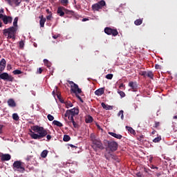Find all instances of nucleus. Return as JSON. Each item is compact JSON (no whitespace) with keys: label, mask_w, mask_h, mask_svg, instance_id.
<instances>
[{"label":"nucleus","mask_w":177,"mask_h":177,"mask_svg":"<svg viewBox=\"0 0 177 177\" xmlns=\"http://www.w3.org/2000/svg\"><path fill=\"white\" fill-rule=\"evenodd\" d=\"M32 129V130H31ZM31 129H29V133L32 139L38 140L42 139L46 136L47 142H49L52 139V136L48 135V130L45 129L43 127H39L38 125L31 126ZM35 132L37 133H35Z\"/></svg>","instance_id":"obj_1"},{"label":"nucleus","mask_w":177,"mask_h":177,"mask_svg":"<svg viewBox=\"0 0 177 177\" xmlns=\"http://www.w3.org/2000/svg\"><path fill=\"white\" fill-rule=\"evenodd\" d=\"M17 21H19V17L14 19L13 26L6 28L3 30V34L5 37H8V39H15L16 32H17Z\"/></svg>","instance_id":"obj_2"},{"label":"nucleus","mask_w":177,"mask_h":177,"mask_svg":"<svg viewBox=\"0 0 177 177\" xmlns=\"http://www.w3.org/2000/svg\"><path fill=\"white\" fill-rule=\"evenodd\" d=\"M91 140L93 143L92 147L95 151H97V149L100 150H104V146H103V143L100 139L96 138L95 135L91 134Z\"/></svg>","instance_id":"obj_3"},{"label":"nucleus","mask_w":177,"mask_h":177,"mask_svg":"<svg viewBox=\"0 0 177 177\" xmlns=\"http://www.w3.org/2000/svg\"><path fill=\"white\" fill-rule=\"evenodd\" d=\"M104 146H106V151L109 150L110 153L111 151H117L118 149V143L115 141H109V140H104Z\"/></svg>","instance_id":"obj_4"},{"label":"nucleus","mask_w":177,"mask_h":177,"mask_svg":"<svg viewBox=\"0 0 177 177\" xmlns=\"http://www.w3.org/2000/svg\"><path fill=\"white\" fill-rule=\"evenodd\" d=\"M12 168L14 171H18L19 172H24L26 169L24 168V165H23V162L20 160L15 161L12 165Z\"/></svg>","instance_id":"obj_5"},{"label":"nucleus","mask_w":177,"mask_h":177,"mask_svg":"<svg viewBox=\"0 0 177 177\" xmlns=\"http://www.w3.org/2000/svg\"><path fill=\"white\" fill-rule=\"evenodd\" d=\"M106 6V1L101 0L92 6V9L94 12H99L100 9H103Z\"/></svg>","instance_id":"obj_6"},{"label":"nucleus","mask_w":177,"mask_h":177,"mask_svg":"<svg viewBox=\"0 0 177 177\" xmlns=\"http://www.w3.org/2000/svg\"><path fill=\"white\" fill-rule=\"evenodd\" d=\"M68 82L69 85H71V92H73V93H82V90H81V88H80L78 87V84L74 83V82H73V81H68Z\"/></svg>","instance_id":"obj_7"},{"label":"nucleus","mask_w":177,"mask_h":177,"mask_svg":"<svg viewBox=\"0 0 177 177\" xmlns=\"http://www.w3.org/2000/svg\"><path fill=\"white\" fill-rule=\"evenodd\" d=\"M0 80H3V81H7L8 82H13V81H15V77L9 75L8 73L4 72L0 74Z\"/></svg>","instance_id":"obj_8"},{"label":"nucleus","mask_w":177,"mask_h":177,"mask_svg":"<svg viewBox=\"0 0 177 177\" xmlns=\"http://www.w3.org/2000/svg\"><path fill=\"white\" fill-rule=\"evenodd\" d=\"M104 32L107 34V35H113V37H117V35H118V31L116 29L109 27L104 28Z\"/></svg>","instance_id":"obj_9"},{"label":"nucleus","mask_w":177,"mask_h":177,"mask_svg":"<svg viewBox=\"0 0 177 177\" xmlns=\"http://www.w3.org/2000/svg\"><path fill=\"white\" fill-rule=\"evenodd\" d=\"M0 19L3 20L4 24H12L13 21V18L10 16L3 15V14H0Z\"/></svg>","instance_id":"obj_10"},{"label":"nucleus","mask_w":177,"mask_h":177,"mask_svg":"<svg viewBox=\"0 0 177 177\" xmlns=\"http://www.w3.org/2000/svg\"><path fill=\"white\" fill-rule=\"evenodd\" d=\"M66 115H78L80 114V109H78L77 107H75L73 109L67 110L66 112Z\"/></svg>","instance_id":"obj_11"},{"label":"nucleus","mask_w":177,"mask_h":177,"mask_svg":"<svg viewBox=\"0 0 177 177\" xmlns=\"http://www.w3.org/2000/svg\"><path fill=\"white\" fill-rule=\"evenodd\" d=\"M57 13V15H59V16H60L61 17H63V16H64L66 13V8L63 6L58 7Z\"/></svg>","instance_id":"obj_12"},{"label":"nucleus","mask_w":177,"mask_h":177,"mask_svg":"<svg viewBox=\"0 0 177 177\" xmlns=\"http://www.w3.org/2000/svg\"><path fill=\"white\" fill-rule=\"evenodd\" d=\"M6 68V60L5 59H1L0 61V71L2 73Z\"/></svg>","instance_id":"obj_13"},{"label":"nucleus","mask_w":177,"mask_h":177,"mask_svg":"<svg viewBox=\"0 0 177 177\" xmlns=\"http://www.w3.org/2000/svg\"><path fill=\"white\" fill-rule=\"evenodd\" d=\"M104 157L106 160H110V158H112V160H117V156L112 154L110 151H108V153H105Z\"/></svg>","instance_id":"obj_14"},{"label":"nucleus","mask_w":177,"mask_h":177,"mask_svg":"<svg viewBox=\"0 0 177 177\" xmlns=\"http://www.w3.org/2000/svg\"><path fill=\"white\" fill-rule=\"evenodd\" d=\"M129 86L131 88V89L133 90V92H136V91H138V84L136 82H130L129 83Z\"/></svg>","instance_id":"obj_15"},{"label":"nucleus","mask_w":177,"mask_h":177,"mask_svg":"<svg viewBox=\"0 0 177 177\" xmlns=\"http://www.w3.org/2000/svg\"><path fill=\"white\" fill-rule=\"evenodd\" d=\"M12 158V156H10V154L9 153H5L1 155V161H9Z\"/></svg>","instance_id":"obj_16"},{"label":"nucleus","mask_w":177,"mask_h":177,"mask_svg":"<svg viewBox=\"0 0 177 177\" xmlns=\"http://www.w3.org/2000/svg\"><path fill=\"white\" fill-rule=\"evenodd\" d=\"M104 94V88H98L95 91V95L97 96H102Z\"/></svg>","instance_id":"obj_17"},{"label":"nucleus","mask_w":177,"mask_h":177,"mask_svg":"<svg viewBox=\"0 0 177 177\" xmlns=\"http://www.w3.org/2000/svg\"><path fill=\"white\" fill-rule=\"evenodd\" d=\"M8 105L9 107H16V102H15V100L10 98L7 101Z\"/></svg>","instance_id":"obj_18"},{"label":"nucleus","mask_w":177,"mask_h":177,"mask_svg":"<svg viewBox=\"0 0 177 177\" xmlns=\"http://www.w3.org/2000/svg\"><path fill=\"white\" fill-rule=\"evenodd\" d=\"M39 18L40 19V21H39L40 27H44L45 23L46 21V18H44V15L40 16Z\"/></svg>","instance_id":"obj_19"},{"label":"nucleus","mask_w":177,"mask_h":177,"mask_svg":"<svg viewBox=\"0 0 177 177\" xmlns=\"http://www.w3.org/2000/svg\"><path fill=\"white\" fill-rule=\"evenodd\" d=\"M109 135H111V136H113V138H115L116 139H122V136L121 134H118L113 132H109Z\"/></svg>","instance_id":"obj_20"},{"label":"nucleus","mask_w":177,"mask_h":177,"mask_svg":"<svg viewBox=\"0 0 177 177\" xmlns=\"http://www.w3.org/2000/svg\"><path fill=\"white\" fill-rule=\"evenodd\" d=\"M101 105L105 110H113V106L111 105L106 104L104 102H102Z\"/></svg>","instance_id":"obj_21"},{"label":"nucleus","mask_w":177,"mask_h":177,"mask_svg":"<svg viewBox=\"0 0 177 177\" xmlns=\"http://www.w3.org/2000/svg\"><path fill=\"white\" fill-rule=\"evenodd\" d=\"M85 122L86 124H91V122H93V118L91 115H87L86 117Z\"/></svg>","instance_id":"obj_22"},{"label":"nucleus","mask_w":177,"mask_h":177,"mask_svg":"<svg viewBox=\"0 0 177 177\" xmlns=\"http://www.w3.org/2000/svg\"><path fill=\"white\" fill-rule=\"evenodd\" d=\"M60 102H61V103H64L65 104V105L66 106V109H68L70 107H73V103H71V102H70V101L64 102V100H60Z\"/></svg>","instance_id":"obj_23"},{"label":"nucleus","mask_w":177,"mask_h":177,"mask_svg":"<svg viewBox=\"0 0 177 177\" xmlns=\"http://www.w3.org/2000/svg\"><path fill=\"white\" fill-rule=\"evenodd\" d=\"M126 129H127V131H129L131 135H136V131H135L132 127L126 126Z\"/></svg>","instance_id":"obj_24"},{"label":"nucleus","mask_w":177,"mask_h":177,"mask_svg":"<svg viewBox=\"0 0 177 177\" xmlns=\"http://www.w3.org/2000/svg\"><path fill=\"white\" fill-rule=\"evenodd\" d=\"M142 23H143V19H138L134 21V24L136 26H140V24H142Z\"/></svg>","instance_id":"obj_25"},{"label":"nucleus","mask_w":177,"mask_h":177,"mask_svg":"<svg viewBox=\"0 0 177 177\" xmlns=\"http://www.w3.org/2000/svg\"><path fill=\"white\" fill-rule=\"evenodd\" d=\"M48 153H49L48 150H44L41 153V157L42 158H46V156H48Z\"/></svg>","instance_id":"obj_26"},{"label":"nucleus","mask_w":177,"mask_h":177,"mask_svg":"<svg viewBox=\"0 0 177 177\" xmlns=\"http://www.w3.org/2000/svg\"><path fill=\"white\" fill-rule=\"evenodd\" d=\"M65 117H68V120L71 121V122H73V121H74V115H70L69 113H65Z\"/></svg>","instance_id":"obj_27"},{"label":"nucleus","mask_w":177,"mask_h":177,"mask_svg":"<svg viewBox=\"0 0 177 177\" xmlns=\"http://www.w3.org/2000/svg\"><path fill=\"white\" fill-rule=\"evenodd\" d=\"M53 124L54 125H56V127H63V124H62V122H59V121H57V120H54V121L53 122Z\"/></svg>","instance_id":"obj_28"},{"label":"nucleus","mask_w":177,"mask_h":177,"mask_svg":"<svg viewBox=\"0 0 177 177\" xmlns=\"http://www.w3.org/2000/svg\"><path fill=\"white\" fill-rule=\"evenodd\" d=\"M65 14L68 15V16H73L74 15V11L68 10H67V8H66Z\"/></svg>","instance_id":"obj_29"},{"label":"nucleus","mask_w":177,"mask_h":177,"mask_svg":"<svg viewBox=\"0 0 177 177\" xmlns=\"http://www.w3.org/2000/svg\"><path fill=\"white\" fill-rule=\"evenodd\" d=\"M44 63L45 66H46V67H48V68L49 67H50V66H52V64L46 59H44Z\"/></svg>","instance_id":"obj_30"},{"label":"nucleus","mask_w":177,"mask_h":177,"mask_svg":"<svg viewBox=\"0 0 177 177\" xmlns=\"http://www.w3.org/2000/svg\"><path fill=\"white\" fill-rule=\"evenodd\" d=\"M12 120H14V121H19V120H20V117H19V115L17 113H13Z\"/></svg>","instance_id":"obj_31"},{"label":"nucleus","mask_w":177,"mask_h":177,"mask_svg":"<svg viewBox=\"0 0 177 177\" xmlns=\"http://www.w3.org/2000/svg\"><path fill=\"white\" fill-rule=\"evenodd\" d=\"M12 74H14L15 75H19L20 74H23V72L19 69H17L13 71Z\"/></svg>","instance_id":"obj_32"},{"label":"nucleus","mask_w":177,"mask_h":177,"mask_svg":"<svg viewBox=\"0 0 177 177\" xmlns=\"http://www.w3.org/2000/svg\"><path fill=\"white\" fill-rule=\"evenodd\" d=\"M71 139V138L70 137V136H68V135L64 136V138H63L64 142H69V140Z\"/></svg>","instance_id":"obj_33"},{"label":"nucleus","mask_w":177,"mask_h":177,"mask_svg":"<svg viewBox=\"0 0 177 177\" xmlns=\"http://www.w3.org/2000/svg\"><path fill=\"white\" fill-rule=\"evenodd\" d=\"M160 140H161V136H159L155 138L153 140V143H158Z\"/></svg>","instance_id":"obj_34"},{"label":"nucleus","mask_w":177,"mask_h":177,"mask_svg":"<svg viewBox=\"0 0 177 177\" xmlns=\"http://www.w3.org/2000/svg\"><path fill=\"white\" fill-rule=\"evenodd\" d=\"M147 76L149 77V78H151L153 80V77H154V74H153V72L149 71L147 74Z\"/></svg>","instance_id":"obj_35"},{"label":"nucleus","mask_w":177,"mask_h":177,"mask_svg":"<svg viewBox=\"0 0 177 177\" xmlns=\"http://www.w3.org/2000/svg\"><path fill=\"white\" fill-rule=\"evenodd\" d=\"M118 117H120V115H121V120H124V111L121 110L119 111V113H118Z\"/></svg>","instance_id":"obj_36"},{"label":"nucleus","mask_w":177,"mask_h":177,"mask_svg":"<svg viewBox=\"0 0 177 177\" xmlns=\"http://www.w3.org/2000/svg\"><path fill=\"white\" fill-rule=\"evenodd\" d=\"M61 3L64 6H67V5L68 4V0H61Z\"/></svg>","instance_id":"obj_37"},{"label":"nucleus","mask_w":177,"mask_h":177,"mask_svg":"<svg viewBox=\"0 0 177 177\" xmlns=\"http://www.w3.org/2000/svg\"><path fill=\"white\" fill-rule=\"evenodd\" d=\"M118 93L120 94V96H121V97H125V93L122 91H118Z\"/></svg>","instance_id":"obj_38"},{"label":"nucleus","mask_w":177,"mask_h":177,"mask_svg":"<svg viewBox=\"0 0 177 177\" xmlns=\"http://www.w3.org/2000/svg\"><path fill=\"white\" fill-rule=\"evenodd\" d=\"M47 118L48 120V121H53V120H55V117H53V115L48 114L47 115Z\"/></svg>","instance_id":"obj_39"},{"label":"nucleus","mask_w":177,"mask_h":177,"mask_svg":"<svg viewBox=\"0 0 177 177\" xmlns=\"http://www.w3.org/2000/svg\"><path fill=\"white\" fill-rule=\"evenodd\" d=\"M19 45L20 49H23L24 48V41L23 40L20 41Z\"/></svg>","instance_id":"obj_40"},{"label":"nucleus","mask_w":177,"mask_h":177,"mask_svg":"<svg viewBox=\"0 0 177 177\" xmlns=\"http://www.w3.org/2000/svg\"><path fill=\"white\" fill-rule=\"evenodd\" d=\"M16 6H19L21 3V0H12Z\"/></svg>","instance_id":"obj_41"},{"label":"nucleus","mask_w":177,"mask_h":177,"mask_svg":"<svg viewBox=\"0 0 177 177\" xmlns=\"http://www.w3.org/2000/svg\"><path fill=\"white\" fill-rule=\"evenodd\" d=\"M113 74H108L106 75L105 78H106V80H113Z\"/></svg>","instance_id":"obj_42"},{"label":"nucleus","mask_w":177,"mask_h":177,"mask_svg":"<svg viewBox=\"0 0 177 177\" xmlns=\"http://www.w3.org/2000/svg\"><path fill=\"white\" fill-rule=\"evenodd\" d=\"M76 97H77V99H79V100H80V102L82 103H84V100H82V98L81 97V96H80V95H78V93H75Z\"/></svg>","instance_id":"obj_43"},{"label":"nucleus","mask_w":177,"mask_h":177,"mask_svg":"<svg viewBox=\"0 0 177 177\" xmlns=\"http://www.w3.org/2000/svg\"><path fill=\"white\" fill-rule=\"evenodd\" d=\"M72 122V124H73V127H74V128H78V124H77L76 122H75V121H74V120H73V122Z\"/></svg>","instance_id":"obj_44"},{"label":"nucleus","mask_w":177,"mask_h":177,"mask_svg":"<svg viewBox=\"0 0 177 177\" xmlns=\"http://www.w3.org/2000/svg\"><path fill=\"white\" fill-rule=\"evenodd\" d=\"M119 88L120 89H125V85H124V83L120 84Z\"/></svg>","instance_id":"obj_45"},{"label":"nucleus","mask_w":177,"mask_h":177,"mask_svg":"<svg viewBox=\"0 0 177 177\" xmlns=\"http://www.w3.org/2000/svg\"><path fill=\"white\" fill-rule=\"evenodd\" d=\"M160 127V122H155L154 128H158Z\"/></svg>","instance_id":"obj_46"},{"label":"nucleus","mask_w":177,"mask_h":177,"mask_svg":"<svg viewBox=\"0 0 177 177\" xmlns=\"http://www.w3.org/2000/svg\"><path fill=\"white\" fill-rule=\"evenodd\" d=\"M3 128V125L0 124V135H1V133H3V131L2 130Z\"/></svg>","instance_id":"obj_47"},{"label":"nucleus","mask_w":177,"mask_h":177,"mask_svg":"<svg viewBox=\"0 0 177 177\" xmlns=\"http://www.w3.org/2000/svg\"><path fill=\"white\" fill-rule=\"evenodd\" d=\"M32 156H28L26 158V161H30V160H31V158H32Z\"/></svg>","instance_id":"obj_48"},{"label":"nucleus","mask_w":177,"mask_h":177,"mask_svg":"<svg viewBox=\"0 0 177 177\" xmlns=\"http://www.w3.org/2000/svg\"><path fill=\"white\" fill-rule=\"evenodd\" d=\"M59 37H60V35H53V38H54V39H57V38H59Z\"/></svg>","instance_id":"obj_49"},{"label":"nucleus","mask_w":177,"mask_h":177,"mask_svg":"<svg viewBox=\"0 0 177 177\" xmlns=\"http://www.w3.org/2000/svg\"><path fill=\"white\" fill-rule=\"evenodd\" d=\"M5 1L6 3H8V5H10V6H12V0H5Z\"/></svg>","instance_id":"obj_50"},{"label":"nucleus","mask_w":177,"mask_h":177,"mask_svg":"<svg viewBox=\"0 0 177 177\" xmlns=\"http://www.w3.org/2000/svg\"><path fill=\"white\" fill-rule=\"evenodd\" d=\"M42 71H43L42 68H39V69H38V71H37V73H38L39 74H42Z\"/></svg>","instance_id":"obj_51"},{"label":"nucleus","mask_w":177,"mask_h":177,"mask_svg":"<svg viewBox=\"0 0 177 177\" xmlns=\"http://www.w3.org/2000/svg\"><path fill=\"white\" fill-rule=\"evenodd\" d=\"M155 68H156V70H159V68H161V67H160V65L156 64V65H155Z\"/></svg>","instance_id":"obj_52"},{"label":"nucleus","mask_w":177,"mask_h":177,"mask_svg":"<svg viewBox=\"0 0 177 177\" xmlns=\"http://www.w3.org/2000/svg\"><path fill=\"white\" fill-rule=\"evenodd\" d=\"M47 20H50L52 19V15H49L46 17Z\"/></svg>","instance_id":"obj_53"},{"label":"nucleus","mask_w":177,"mask_h":177,"mask_svg":"<svg viewBox=\"0 0 177 177\" xmlns=\"http://www.w3.org/2000/svg\"><path fill=\"white\" fill-rule=\"evenodd\" d=\"M151 169H158V167L152 166Z\"/></svg>","instance_id":"obj_54"},{"label":"nucleus","mask_w":177,"mask_h":177,"mask_svg":"<svg viewBox=\"0 0 177 177\" xmlns=\"http://www.w3.org/2000/svg\"><path fill=\"white\" fill-rule=\"evenodd\" d=\"M2 13H4L3 8L0 9V15H2Z\"/></svg>","instance_id":"obj_55"},{"label":"nucleus","mask_w":177,"mask_h":177,"mask_svg":"<svg viewBox=\"0 0 177 177\" xmlns=\"http://www.w3.org/2000/svg\"><path fill=\"white\" fill-rule=\"evenodd\" d=\"M96 127L98 129H102V128L100 127V125L96 124Z\"/></svg>","instance_id":"obj_56"},{"label":"nucleus","mask_w":177,"mask_h":177,"mask_svg":"<svg viewBox=\"0 0 177 177\" xmlns=\"http://www.w3.org/2000/svg\"><path fill=\"white\" fill-rule=\"evenodd\" d=\"M71 174H75V171L69 169Z\"/></svg>","instance_id":"obj_57"},{"label":"nucleus","mask_w":177,"mask_h":177,"mask_svg":"<svg viewBox=\"0 0 177 177\" xmlns=\"http://www.w3.org/2000/svg\"><path fill=\"white\" fill-rule=\"evenodd\" d=\"M146 74H147V73L146 71H144L142 73L141 75H146Z\"/></svg>","instance_id":"obj_58"},{"label":"nucleus","mask_w":177,"mask_h":177,"mask_svg":"<svg viewBox=\"0 0 177 177\" xmlns=\"http://www.w3.org/2000/svg\"><path fill=\"white\" fill-rule=\"evenodd\" d=\"M69 146H70V147H75V148H77V147H75V145H69Z\"/></svg>","instance_id":"obj_59"},{"label":"nucleus","mask_w":177,"mask_h":177,"mask_svg":"<svg viewBox=\"0 0 177 177\" xmlns=\"http://www.w3.org/2000/svg\"><path fill=\"white\" fill-rule=\"evenodd\" d=\"M33 46H35V48H37V46H38V45L37 44V43H34Z\"/></svg>","instance_id":"obj_60"},{"label":"nucleus","mask_w":177,"mask_h":177,"mask_svg":"<svg viewBox=\"0 0 177 177\" xmlns=\"http://www.w3.org/2000/svg\"><path fill=\"white\" fill-rule=\"evenodd\" d=\"M87 20H88V19L84 18V19H82V21H86Z\"/></svg>","instance_id":"obj_61"},{"label":"nucleus","mask_w":177,"mask_h":177,"mask_svg":"<svg viewBox=\"0 0 177 177\" xmlns=\"http://www.w3.org/2000/svg\"><path fill=\"white\" fill-rule=\"evenodd\" d=\"M174 120H177V115L173 117Z\"/></svg>","instance_id":"obj_62"},{"label":"nucleus","mask_w":177,"mask_h":177,"mask_svg":"<svg viewBox=\"0 0 177 177\" xmlns=\"http://www.w3.org/2000/svg\"><path fill=\"white\" fill-rule=\"evenodd\" d=\"M0 27H2V21L0 20Z\"/></svg>","instance_id":"obj_63"},{"label":"nucleus","mask_w":177,"mask_h":177,"mask_svg":"<svg viewBox=\"0 0 177 177\" xmlns=\"http://www.w3.org/2000/svg\"><path fill=\"white\" fill-rule=\"evenodd\" d=\"M55 91H56V92L57 93V86H55Z\"/></svg>","instance_id":"obj_64"}]
</instances>
